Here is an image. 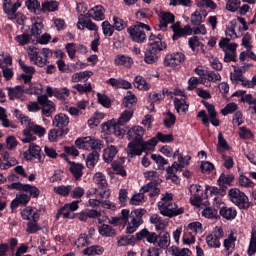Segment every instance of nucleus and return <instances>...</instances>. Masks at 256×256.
<instances>
[{
    "label": "nucleus",
    "mask_w": 256,
    "mask_h": 256,
    "mask_svg": "<svg viewBox=\"0 0 256 256\" xmlns=\"http://www.w3.org/2000/svg\"><path fill=\"white\" fill-rule=\"evenodd\" d=\"M159 143V140L156 138H152L148 141H141L137 146L133 143H129L126 149L128 157L133 159L136 155H142L143 151H151Z\"/></svg>",
    "instance_id": "f257e3e1"
},
{
    "label": "nucleus",
    "mask_w": 256,
    "mask_h": 256,
    "mask_svg": "<svg viewBox=\"0 0 256 256\" xmlns=\"http://www.w3.org/2000/svg\"><path fill=\"white\" fill-rule=\"evenodd\" d=\"M228 197L239 209H249V198L244 192H241V190L237 188L230 189Z\"/></svg>",
    "instance_id": "f03ea898"
},
{
    "label": "nucleus",
    "mask_w": 256,
    "mask_h": 256,
    "mask_svg": "<svg viewBox=\"0 0 256 256\" xmlns=\"http://www.w3.org/2000/svg\"><path fill=\"white\" fill-rule=\"evenodd\" d=\"M158 209L161 215L169 217L170 219L185 213V209H183V207L177 208V204L172 202H158Z\"/></svg>",
    "instance_id": "7ed1b4c3"
},
{
    "label": "nucleus",
    "mask_w": 256,
    "mask_h": 256,
    "mask_svg": "<svg viewBox=\"0 0 256 256\" xmlns=\"http://www.w3.org/2000/svg\"><path fill=\"white\" fill-rule=\"evenodd\" d=\"M161 179H155L149 182L148 184L144 185L140 189V193L134 194L132 198L129 200L130 205H139L142 201H145V193H149L150 189H153L156 185H161Z\"/></svg>",
    "instance_id": "20e7f679"
},
{
    "label": "nucleus",
    "mask_w": 256,
    "mask_h": 256,
    "mask_svg": "<svg viewBox=\"0 0 256 256\" xmlns=\"http://www.w3.org/2000/svg\"><path fill=\"white\" fill-rule=\"evenodd\" d=\"M147 213L145 209H136L130 213L131 222L128 224V233H135L140 225H143V215Z\"/></svg>",
    "instance_id": "39448f33"
},
{
    "label": "nucleus",
    "mask_w": 256,
    "mask_h": 256,
    "mask_svg": "<svg viewBox=\"0 0 256 256\" xmlns=\"http://www.w3.org/2000/svg\"><path fill=\"white\" fill-rule=\"evenodd\" d=\"M143 135H145V129L141 126H134L127 132V137L131 141L130 143L134 144V147H137L142 142Z\"/></svg>",
    "instance_id": "423d86ee"
},
{
    "label": "nucleus",
    "mask_w": 256,
    "mask_h": 256,
    "mask_svg": "<svg viewBox=\"0 0 256 256\" xmlns=\"http://www.w3.org/2000/svg\"><path fill=\"white\" fill-rule=\"evenodd\" d=\"M39 105L42 106V115L45 117H51V113L55 112V103L50 101L47 95H41L37 97Z\"/></svg>",
    "instance_id": "0eeeda50"
},
{
    "label": "nucleus",
    "mask_w": 256,
    "mask_h": 256,
    "mask_svg": "<svg viewBox=\"0 0 256 256\" xmlns=\"http://www.w3.org/2000/svg\"><path fill=\"white\" fill-rule=\"evenodd\" d=\"M102 129L103 131H111V129H113L114 135H116V137H125V133H127L124 125L115 122V120H110L106 123H103Z\"/></svg>",
    "instance_id": "6e6552de"
},
{
    "label": "nucleus",
    "mask_w": 256,
    "mask_h": 256,
    "mask_svg": "<svg viewBox=\"0 0 256 256\" xmlns=\"http://www.w3.org/2000/svg\"><path fill=\"white\" fill-rule=\"evenodd\" d=\"M183 61H185V54L176 52L166 55L164 59V65L165 67H177V65H181Z\"/></svg>",
    "instance_id": "1a4fd4ad"
},
{
    "label": "nucleus",
    "mask_w": 256,
    "mask_h": 256,
    "mask_svg": "<svg viewBox=\"0 0 256 256\" xmlns=\"http://www.w3.org/2000/svg\"><path fill=\"white\" fill-rule=\"evenodd\" d=\"M127 31L132 41H135L136 43H145L147 36L143 30L139 29V26H130Z\"/></svg>",
    "instance_id": "9d476101"
},
{
    "label": "nucleus",
    "mask_w": 256,
    "mask_h": 256,
    "mask_svg": "<svg viewBox=\"0 0 256 256\" xmlns=\"http://www.w3.org/2000/svg\"><path fill=\"white\" fill-rule=\"evenodd\" d=\"M230 79L235 85H239L240 83H242L244 87H248V89H251V81L243 77V71L239 68L235 69L234 73L230 74Z\"/></svg>",
    "instance_id": "9b49d317"
},
{
    "label": "nucleus",
    "mask_w": 256,
    "mask_h": 256,
    "mask_svg": "<svg viewBox=\"0 0 256 256\" xmlns=\"http://www.w3.org/2000/svg\"><path fill=\"white\" fill-rule=\"evenodd\" d=\"M160 22L156 26V29L165 31L167 29L168 23H175V15L171 12H162L159 14Z\"/></svg>",
    "instance_id": "f8f14e48"
},
{
    "label": "nucleus",
    "mask_w": 256,
    "mask_h": 256,
    "mask_svg": "<svg viewBox=\"0 0 256 256\" xmlns=\"http://www.w3.org/2000/svg\"><path fill=\"white\" fill-rule=\"evenodd\" d=\"M136 238L138 239V241H141L142 239H146L147 243L155 244L159 239V236L157 235V233L149 232L147 228H144L139 233L136 234Z\"/></svg>",
    "instance_id": "ddd939ff"
},
{
    "label": "nucleus",
    "mask_w": 256,
    "mask_h": 256,
    "mask_svg": "<svg viewBox=\"0 0 256 256\" xmlns=\"http://www.w3.org/2000/svg\"><path fill=\"white\" fill-rule=\"evenodd\" d=\"M2 157L4 161L1 165L2 169H9L11 167H15V165L19 163V161H17V158L11 156L9 152H4Z\"/></svg>",
    "instance_id": "4468645a"
},
{
    "label": "nucleus",
    "mask_w": 256,
    "mask_h": 256,
    "mask_svg": "<svg viewBox=\"0 0 256 256\" xmlns=\"http://www.w3.org/2000/svg\"><path fill=\"white\" fill-rule=\"evenodd\" d=\"M52 123L55 127H58V129L67 127L69 125V116L63 113L58 114L54 116Z\"/></svg>",
    "instance_id": "2eb2a0df"
},
{
    "label": "nucleus",
    "mask_w": 256,
    "mask_h": 256,
    "mask_svg": "<svg viewBox=\"0 0 256 256\" xmlns=\"http://www.w3.org/2000/svg\"><path fill=\"white\" fill-rule=\"evenodd\" d=\"M21 215L26 221H39V214L37 210L33 209L32 207H27L24 209Z\"/></svg>",
    "instance_id": "dca6fc26"
},
{
    "label": "nucleus",
    "mask_w": 256,
    "mask_h": 256,
    "mask_svg": "<svg viewBox=\"0 0 256 256\" xmlns=\"http://www.w3.org/2000/svg\"><path fill=\"white\" fill-rule=\"evenodd\" d=\"M107 83L116 89H131V83L123 79L110 78Z\"/></svg>",
    "instance_id": "f3484780"
},
{
    "label": "nucleus",
    "mask_w": 256,
    "mask_h": 256,
    "mask_svg": "<svg viewBox=\"0 0 256 256\" xmlns=\"http://www.w3.org/2000/svg\"><path fill=\"white\" fill-rule=\"evenodd\" d=\"M25 92V86H16L15 88H8V96L11 101L21 99Z\"/></svg>",
    "instance_id": "a211bd4d"
},
{
    "label": "nucleus",
    "mask_w": 256,
    "mask_h": 256,
    "mask_svg": "<svg viewBox=\"0 0 256 256\" xmlns=\"http://www.w3.org/2000/svg\"><path fill=\"white\" fill-rule=\"evenodd\" d=\"M114 63L115 65H123L124 67H127L129 69L133 65V58L125 56L123 54H118L114 60Z\"/></svg>",
    "instance_id": "6ab92c4d"
},
{
    "label": "nucleus",
    "mask_w": 256,
    "mask_h": 256,
    "mask_svg": "<svg viewBox=\"0 0 256 256\" xmlns=\"http://www.w3.org/2000/svg\"><path fill=\"white\" fill-rule=\"evenodd\" d=\"M98 231L102 237H115L117 232L109 224H102L98 227Z\"/></svg>",
    "instance_id": "aec40b11"
},
{
    "label": "nucleus",
    "mask_w": 256,
    "mask_h": 256,
    "mask_svg": "<svg viewBox=\"0 0 256 256\" xmlns=\"http://www.w3.org/2000/svg\"><path fill=\"white\" fill-rule=\"evenodd\" d=\"M93 137L78 138L75 141V145L80 149H86V151H92Z\"/></svg>",
    "instance_id": "412c9836"
},
{
    "label": "nucleus",
    "mask_w": 256,
    "mask_h": 256,
    "mask_svg": "<svg viewBox=\"0 0 256 256\" xmlns=\"http://www.w3.org/2000/svg\"><path fill=\"white\" fill-rule=\"evenodd\" d=\"M117 153H118L117 147L113 145H110L108 148L104 149L103 159L105 163H111V161H113Z\"/></svg>",
    "instance_id": "4be33fe9"
},
{
    "label": "nucleus",
    "mask_w": 256,
    "mask_h": 256,
    "mask_svg": "<svg viewBox=\"0 0 256 256\" xmlns=\"http://www.w3.org/2000/svg\"><path fill=\"white\" fill-rule=\"evenodd\" d=\"M70 165V172L72 173L73 177L79 179L83 177V164L68 161Z\"/></svg>",
    "instance_id": "5701e85b"
},
{
    "label": "nucleus",
    "mask_w": 256,
    "mask_h": 256,
    "mask_svg": "<svg viewBox=\"0 0 256 256\" xmlns=\"http://www.w3.org/2000/svg\"><path fill=\"white\" fill-rule=\"evenodd\" d=\"M158 237V247H160V249H167L171 244V236L169 235V232H161Z\"/></svg>",
    "instance_id": "b1692460"
},
{
    "label": "nucleus",
    "mask_w": 256,
    "mask_h": 256,
    "mask_svg": "<svg viewBox=\"0 0 256 256\" xmlns=\"http://www.w3.org/2000/svg\"><path fill=\"white\" fill-rule=\"evenodd\" d=\"M231 38H223L219 42V47L223 49V51H233V53H236L237 51V44L235 43H230Z\"/></svg>",
    "instance_id": "393cba45"
},
{
    "label": "nucleus",
    "mask_w": 256,
    "mask_h": 256,
    "mask_svg": "<svg viewBox=\"0 0 256 256\" xmlns=\"http://www.w3.org/2000/svg\"><path fill=\"white\" fill-rule=\"evenodd\" d=\"M94 183L98 185L99 189H107V178L102 172H97L94 177Z\"/></svg>",
    "instance_id": "a878e982"
},
{
    "label": "nucleus",
    "mask_w": 256,
    "mask_h": 256,
    "mask_svg": "<svg viewBox=\"0 0 256 256\" xmlns=\"http://www.w3.org/2000/svg\"><path fill=\"white\" fill-rule=\"evenodd\" d=\"M220 215H222L224 219L231 221L237 217V210L225 206L220 209Z\"/></svg>",
    "instance_id": "bb28decb"
},
{
    "label": "nucleus",
    "mask_w": 256,
    "mask_h": 256,
    "mask_svg": "<svg viewBox=\"0 0 256 256\" xmlns=\"http://www.w3.org/2000/svg\"><path fill=\"white\" fill-rule=\"evenodd\" d=\"M99 161V152L98 151H92L86 159V165L88 169H93L97 162Z\"/></svg>",
    "instance_id": "cd10ccee"
},
{
    "label": "nucleus",
    "mask_w": 256,
    "mask_h": 256,
    "mask_svg": "<svg viewBox=\"0 0 256 256\" xmlns=\"http://www.w3.org/2000/svg\"><path fill=\"white\" fill-rule=\"evenodd\" d=\"M103 251H105V249H103L102 246L99 245H94V246H90L87 247L83 250V254L84 255H103Z\"/></svg>",
    "instance_id": "c85d7f7f"
},
{
    "label": "nucleus",
    "mask_w": 256,
    "mask_h": 256,
    "mask_svg": "<svg viewBox=\"0 0 256 256\" xmlns=\"http://www.w3.org/2000/svg\"><path fill=\"white\" fill-rule=\"evenodd\" d=\"M123 105L127 109L135 107V105H137V97L131 92H128V95L123 99Z\"/></svg>",
    "instance_id": "c756f323"
},
{
    "label": "nucleus",
    "mask_w": 256,
    "mask_h": 256,
    "mask_svg": "<svg viewBox=\"0 0 256 256\" xmlns=\"http://www.w3.org/2000/svg\"><path fill=\"white\" fill-rule=\"evenodd\" d=\"M30 33V36L35 37V39H39L41 37V34L43 33V23L35 22L31 26Z\"/></svg>",
    "instance_id": "7c9ffc66"
},
{
    "label": "nucleus",
    "mask_w": 256,
    "mask_h": 256,
    "mask_svg": "<svg viewBox=\"0 0 256 256\" xmlns=\"http://www.w3.org/2000/svg\"><path fill=\"white\" fill-rule=\"evenodd\" d=\"M134 87H136V89H140L141 91H147L149 90V83H147L142 76H136Z\"/></svg>",
    "instance_id": "2f4dec72"
},
{
    "label": "nucleus",
    "mask_w": 256,
    "mask_h": 256,
    "mask_svg": "<svg viewBox=\"0 0 256 256\" xmlns=\"http://www.w3.org/2000/svg\"><path fill=\"white\" fill-rule=\"evenodd\" d=\"M163 49H167V44H163L161 41H154L150 43L148 51L157 55V53H159V51H163Z\"/></svg>",
    "instance_id": "473e14b6"
},
{
    "label": "nucleus",
    "mask_w": 256,
    "mask_h": 256,
    "mask_svg": "<svg viewBox=\"0 0 256 256\" xmlns=\"http://www.w3.org/2000/svg\"><path fill=\"white\" fill-rule=\"evenodd\" d=\"M174 106L178 113L179 111L185 113L189 109V106H187V102L183 98H174Z\"/></svg>",
    "instance_id": "72a5a7b5"
},
{
    "label": "nucleus",
    "mask_w": 256,
    "mask_h": 256,
    "mask_svg": "<svg viewBox=\"0 0 256 256\" xmlns=\"http://www.w3.org/2000/svg\"><path fill=\"white\" fill-rule=\"evenodd\" d=\"M29 153H30L31 157H34V159H38L40 161V163H41V161H43L41 159V147H39L35 143L30 144Z\"/></svg>",
    "instance_id": "f704fd0d"
},
{
    "label": "nucleus",
    "mask_w": 256,
    "mask_h": 256,
    "mask_svg": "<svg viewBox=\"0 0 256 256\" xmlns=\"http://www.w3.org/2000/svg\"><path fill=\"white\" fill-rule=\"evenodd\" d=\"M59 7V4L57 1H46L42 4V9L43 13L49 11V12H54L57 11V8Z\"/></svg>",
    "instance_id": "c9c22d12"
},
{
    "label": "nucleus",
    "mask_w": 256,
    "mask_h": 256,
    "mask_svg": "<svg viewBox=\"0 0 256 256\" xmlns=\"http://www.w3.org/2000/svg\"><path fill=\"white\" fill-rule=\"evenodd\" d=\"M203 15L204 17H207V12L204 11L202 12V14L197 11L194 12L191 15V19H190L192 25H201L203 23Z\"/></svg>",
    "instance_id": "e433bc0d"
},
{
    "label": "nucleus",
    "mask_w": 256,
    "mask_h": 256,
    "mask_svg": "<svg viewBox=\"0 0 256 256\" xmlns=\"http://www.w3.org/2000/svg\"><path fill=\"white\" fill-rule=\"evenodd\" d=\"M131 117H133V110H125L116 123H119V125H125V123H129V121H131Z\"/></svg>",
    "instance_id": "4c0bfd02"
},
{
    "label": "nucleus",
    "mask_w": 256,
    "mask_h": 256,
    "mask_svg": "<svg viewBox=\"0 0 256 256\" xmlns=\"http://www.w3.org/2000/svg\"><path fill=\"white\" fill-rule=\"evenodd\" d=\"M59 217H63V219H75V214H72L71 210L68 209L66 206H63L57 214V219Z\"/></svg>",
    "instance_id": "58836bf2"
},
{
    "label": "nucleus",
    "mask_w": 256,
    "mask_h": 256,
    "mask_svg": "<svg viewBox=\"0 0 256 256\" xmlns=\"http://www.w3.org/2000/svg\"><path fill=\"white\" fill-rule=\"evenodd\" d=\"M90 11H94V16H92V18L95 21H103L105 19V14L103 13V6H96Z\"/></svg>",
    "instance_id": "ea45409f"
},
{
    "label": "nucleus",
    "mask_w": 256,
    "mask_h": 256,
    "mask_svg": "<svg viewBox=\"0 0 256 256\" xmlns=\"http://www.w3.org/2000/svg\"><path fill=\"white\" fill-rule=\"evenodd\" d=\"M240 7H241L240 0H228L226 3V9L231 13H235V11H237Z\"/></svg>",
    "instance_id": "a19ab883"
},
{
    "label": "nucleus",
    "mask_w": 256,
    "mask_h": 256,
    "mask_svg": "<svg viewBox=\"0 0 256 256\" xmlns=\"http://www.w3.org/2000/svg\"><path fill=\"white\" fill-rule=\"evenodd\" d=\"M71 185L65 186V185H61V186H57L54 187V192L57 193L58 195H62V197H67V195H69V193H71Z\"/></svg>",
    "instance_id": "79ce46f5"
},
{
    "label": "nucleus",
    "mask_w": 256,
    "mask_h": 256,
    "mask_svg": "<svg viewBox=\"0 0 256 256\" xmlns=\"http://www.w3.org/2000/svg\"><path fill=\"white\" fill-rule=\"evenodd\" d=\"M202 215L203 217H206V219H217L219 217V215L217 214V210L212 207H206L202 211Z\"/></svg>",
    "instance_id": "37998d69"
},
{
    "label": "nucleus",
    "mask_w": 256,
    "mask_h": 256,
    "mask_svg": "<svg viewBox=\"0 0 256 256\" xmlns=\"http://www.w3.org/2000/svg\"><path fill=\"white\" fill-rule=\"evenodd\" d=\"M102 30L104 35L112 37L113 33L115 32V26L111 25L109 21H104L102 23Z\"/></svg>",
    "instance_id": "c03bdc74"
},
{
    "label": "nucleus",
    "mask_w": 256,
    "mask_h": 256,
    "mask_svg": "<svg viewBox=\"0 0 256 256\" xmlns=\"http://www.w3.org/2000/svg\"><path fill=\"white\" fill-rule=\"evenodd\" d=\"M255 253H256V228H253L250 245L248 248V255H255Z\"/></svg>",
    "instance_id": "a18cd8bd"
},
{
    "label": "nucleus",
    "mask_w": 256,
    "mask_h": 256,
    "mask_svg": "<svg viewBox=\"0 0 256 256\" xmlns=\"http://www.w3.org/2000/svg\"><path fill=\"white\" fill-rule=\"evenodd\" d=\"M166 173H167L166 179H171L173 183H179V177L176 174L177 171H175V167L169 166L166 169Z\"/></svg>",
    "instance_id": "49530a36"
},
{
    "label": "nucleus",
    "mask_w": 256,
    "mask_h": 256,
    "mask_svg": "<svg viewBox=\"0 0 256 256\" xmlns=\"http://www.w3.org/2000/svg\"><path fill=\"white\" fill-rule=\"evenodd\" d=\"M74 89L78 91V93L83 94V93H91L93 91V87H91V83L87 82L84 85L77 84L74 86Z\"/></svg>",
    "instance_id": "de8ad7c7"
},
{
    "label": "nucleus",
    "mask_w": 256,
    "mask_h": 256,
    "mask_svg": "<svg viewBox=\"0 0 256 256\" xmlns=\"http://www.w3.org/2000/svg\"><path fill=\"white\" fill-rule=\"evenodd\" d=\"M26 7L29 9V11H33V13H37L41 9V3L37 0H27L26 1Z\"/></svg>",
    "instance_id": "09e8293b"
},
{
    "label": "nucleus",
    "mask_w": 256,
    "mask_h": 256,
    "mask_svg": "<svg viewBox=\"0 0 256 256\" xmlns=\"http://www.w3.org/2000/svg\"><path fill=\"white\" fill-rule=\"evenodd\" d=\"M171 167H174L175 171H183V169H185V167H186L185 157H183V155L179 154L178 155V162H173Z\"/></svg>",
    "instance_id": "8fccbe9b"
},
{
    "label": "nucleus",
    "mask_w": 256,
    "mask_h": 256,
    "mask_svg": "<svg viewBox=\"0 0 256 256\" xmlns=\"http://www.w3.org/2000/svg\"><path fill=\"white\" fill-rule=\"evenodd\" d=\"M233 179H235V176L233 175L225 176V174H221L218 179V184L220 187H223L224 185H231V183H233Z\"/></svg>",
    "instance_id": "3c124183"
},
{
    "label": "nucleus",
    "mask_w": 256,
    "mask_h": 256,
    "mask_svg": "<svg viewBox=\"0 0 256 256\" xmlns=\"http://www.w3.org/2000/svg\"><path fill=\"white\" fill-rule=\"evenodd\" d=\"M31 35L27 34V33H23L22 35H18L15 37V41L21 45H28L29 41H31Z\"/></svg>",
    "instance_id": "603ef678"
},
{
    "label": "nucleus",
    "mask_w": 256,
    "mask_h": 256,
    "mask_svg": "<svg viewBox=\"0 0 256 256\" xmlns=\"http://www.w3.org/2000/svg\"><path fill=\"white\" fill-rule=\"evenodd\" d=\"M113 21H114V28L116 29V31H123V29H125V27H127V22H125V20L114 16L113 17Z\"/></svg>",
    "instance_id": "864d4df0"
},
{
    "label": "nucleus",
    "mask_w": 256,
    "mask_h": 256,
    "mask_svg": "<svg viewBox=\"0 0 256 256\" xmlns=\"http://www.w3.org/2000/svg\"><path fill=\"white\" fill-rule=\"evenodd\" d=\"M112 169L115 171L116 175H121V177L127 176V171H125V168H123V165L119 162H113Z\"/></svg>",
    "instance_id": "5fc2aeb1"
},
{
    "label": "nucleus",
    "mask_w": 256,
    "mask_h": 256,
    "mask_svg": "<svg viewBox=\"0 0 256 256\" xmlns=\"http://www.w3.org/2000/svg\"><path fill=\"white\" fill-rule=\"evenodd\" d=\"M97 97L98 103H100V105L106 107V109H109V107H111V100L109 99V97H107V95L98 93Z\"/></svg>",
    "instance_id": "6e6d98bb"
},
{
    "label": "nucleus",
    "mask_w": 256,
    "mask_h": 256,
    "mask_svg": "<svg viewBox=\"0 0 256 256\" xmlns=\"http://www.w3.org/2000/svg\"><path fill=\"white\" fill-rule=\"evenodd\" d=\"M172 30L174 31V34L172 36L173 41H177L179 37H185V32L183 28H180L177 24L172 25Z\"/></svg>",
    "instance_id": "4d7b16f0"
},
{
    "label": "nucleus",
    "mask_w": 256,
    "mask_h": 256,
    "mask_svg": "<svg viewBox=\"0 0 256 256\" xmlns=\"http://www.w3.org/2000/svg\"><path fill=\"white\" fill-rule=\"evenodd\" d=\"M63 136V129L57 130V129H52L48 133V139L49 141H56L59 139V137Z\"/></svg>",
    "instance_id": "13d9d810"
},
{
    "label": "nucleus",
    "mask_w": 256,
    "mask_h": 256,
    "mask_svg": "<svg viewBox=\"0 0 256 256\" xmlns=\"http://www.w3.org/2000/svg\"><path fill=\"white\" fill-rule=\"evenodd\" d=\"M31 131L33 132L34 135H38V137H43L45 135L46 130L42 126H39L37 124H32L30 126Z\"/></svg>",
    "instance_id": "bf43d9fd"
},
{
    "label": "nucleus",
    "mask_w": 256,
    "mask_h": 256,
    "mask_svg": "<svg viewBox=\"0 0 256 256\" xmlns=\"http://www.w3.org/2000/svg\"><path fill=\"white\" fill-rule=\"evenodd\" d=\"M167 118L164 119V125L165 127H173L175 125V122L177 121V118L175 117V114L171 113L170 111L167 113Z\"/></svg>",
    "instance_id": "052dcab7"
},
{
    "label": "nucleus",
    "mask_w": 256,
    "mask_h": 256,
    "mask_svg": "<svg viewBox=\"0 0 256 256\" xmlns=\"http://www.w3.org/2000/svg\"><path fill=\"white\" fill-rule=\"evenodd\" d=\"M206 242L209 247H221V242H219V240L213 235H208L206 237Z\"/></svg>",
    "instance_id": "680f3d73"
},
{
    "label": "nucleus",
    "mask_w": 256,
    "mask_h": 256,
    "mask_svg": "<svg viewBox=\"0 0 256 256\" xmlns=\"http://www.w3.org/2000/svg\"><path fill=\"white\" fill-rule=\"evenodd\" d=\"M66 51H67L70 59H75V55L77 53V44H75V43L66 44Z\"/></svg>",
    "instance_id": "e2e57ef3"
},
{
    "label": "nucleus",
    "mask_w": 256,
    "mask_h": 256,
    "mask_svg": "<svg viewBox=\"0 0 256 256\" xmlns=\"http://www.w3.org/2000/svg\"><path fill=\"white\" fill-rule=\"evenodd\" d=\"M234 111H237V104L231 102L227 104L224 109L221 110V113L222 115L226 116L229 115V113H234Z\"/></svg>",
    "instance_id": "0e129e2a"
},
{
    "label": "nucleus",
    "mask_w": 256,
    "mask_h": 256,
    "mask_svg": "<svg viewBox=\"0 0 256 256\" xmlns=\"http://www.w3.org/2000/svg\"><path fill=\"white\" fill-rule=\"evenodd\" d=\"M157 59H158L157 54L148 50L145 54L144 61L145 63H148L149 65H151L153 63H156Z\"/></svg>",
    "instance_id": "69168bd1"
},
{
    "label": "nucleus",
    "mask_w": 256,
    "mask_h": 256,
    "mask_svg": "<svg viewBox=\"0 0 256 256\" xmlns=\"http://www.w3.org/2000/svg\"><path fill=\"white\" fill-rule=\"evenodd\" d=\"M75 245L78 247H87L89 245V240L87 239V234H81L78 240L75 242Z\"/></svg>",
    "instance_id": "338daca9"
},
{
    "label": "nucleus",
    "mask_w": 256,
    "mask_h": 256,
    "mask_svg": "<svg viewBox=\"0 0 256 256\" xmlns=\"http://www.w3.org/2000/svg\"><path fill=\"white\" fill-rule=\"evenodd\" d=\"M198 7H209L210 9H217V4L213 0H200L197 2Z\"/></svg>",
    "instance_id": "774afa93"
}]
</instances>
